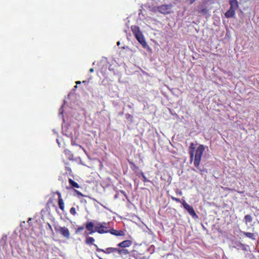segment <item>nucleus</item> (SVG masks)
<instances>
[{"label":"nucleus","instance_id":"nucleus-7","mask_svg":"<svg viewBox=\"0 0 259 259\" xmlns=\"http://www.w3.org/2000/svg\"><path fill=\"white\" fill-rule=\"evenodd\" d=\"M182 204L184 208L193 218H197V215L192 206L186 203L185 201L183 202Z\"/></svg>","mask_w":259,"mask_h":259},{"label":"nucleus","instance_id":"nucleus-24","mask_svg":"<svg viewBox=\"0 0 259 259\" xmlns=\"http://www.w3.org/2000/svg\"><path fill=\"white\" fill-rule=\"evenodd\" d=\"M171 199L178 203L181 202V200L179 198H176L174 196H171Z\"/></svg>","mask_w":259,"mask_h":259},{"label":"nucleus","instance_id":"nucleus-21","mask_svg":"<svg viewBox=\"0 0 259 259\" xmlns=\"http://www.w3.org/2000/svg\"><path fill=\"white\" fill-rule=\"evenodd\" d=\"M221 188L225 191H235V189H231L229 187H224L222 186Z\"/></svg>","mask_w":259,"mask_h":259},{"label":"nucleus","instance_id":"nucleus-17","mask_svg":"<svg viewBox=\"0 0 259 259\" xmlns=\"http://www.w3.org/2000/svg\"><path fill=\"white\" fill-rule=\"evenodd\" d=\"M58 205L59 208L62 210H64V203L63 199H59L58 200Z\"/></svg>","mask_w":259,"mask_h":259},{"label":"nucleus","instance_id":"nucleus-23","mask_svg":"<svg viewBox=\"0 0 259 259\" xmlns=\"http://www.w3.org/2000/svg\"><path fill=\"white\" fill-rule=\"evenodd\" d=\"M75 192L76 193L78 196L86 197V195L83 194L80 191L75 190Z\"/></svg>","mask_w":259,"mask_h":259},{"label":"nucleus","instance_id":"nucleus-26","mask_svg":"<svg viewBox=\"0 0 259 259\" xmlns=\"http://www.w3.org/2000/svg\"><path fill=\"white\" fill-rule=\"evenodd\" d=\"M56 193L58 195V200H59V199H62V196H61V194L60 192L59 191H56Z\"/></svg>","mask_w":259,"mask_h":259},{"label":"nucleus","instance_id":"nucleus-19","mask_svg":"<svg viewBox=\"0 0 259 259\" xmlns=\"http://www.w3.org/2000/svg\"><path fill=\"white\" fill-rule=\"evenodd\" d=\"M199 13L203 15L206 14L208 12V10L206 8H203L201 10H198Z\"/></svg>","mask_w":259,"mask_h":259},{"label":"nucleus","instance_id":"nucleus-34","mask_svg":"<svg viewBox=\"0 0 259 259\" xmlns=\"http://www.w3.org/2000/svg\"><path fill=\"white\" fill-rule=\"evenodd\" d=\"M238 192L239 193H243V192Z\"/></svg>","mask_w":259,"mask_h":259},{"label":"nucleus","instance_id":"nucleus-35","mask_svg":"<svg viewBox=\"0 0 259 259\" xmlns=\"http://www.w3.org/2000/svg\"><path fill=\"white\" fill-rule=\"evenodd\" d=\"M128 107H129L130 108H132L131 106H130V105H129V106H128Z\"/></svg>","mask_w":259,"mask_h":259},{"label":"nucleus","instance_id":"nucleus-2","mask_svg":"<svg viewBox=\"0 0 259 259\" xmlns=\"http://www.w3.org/2000/svg\"><path fill=\"white\" fill-rule=\"evenodd\" d=\"M109 223L106 222L98 223L94 227V224L92 222L86 223L85 228L89 231V234H93L95 232L102 234L108 233Z\"/></svg>","mask_w":259,"mask_h":259},{"label":"nucleus","instance_id":"nucleus-9","mask_svg":"<svg viewBox=\"0 0 259 259\" xmlns=\"http://www.w3.org/2000/svg\"><path fill=\"white\" fill-rule=\"evenodd\" d=\"M117 253L120 257H123L128 255L130 252L126 248H117Z\"/></svg>","mask_w":259,"mask_h":259},{"label":"nucleus","instance_id":"nucleus-33","mask_svg":"<svg viewBox=\"0 0 259 259\" xmlns=\"http://www.w3.org/2000/svg\"><path fill=\"white\" fill-rule=\"evenodd\" d=\"M49 228H50L51 229H52V227H51V226L50 224H49Z\"/></svg>","mask_w":259,"mask_h":259},{"label":"nucleus","instance_id":"nucleus-16","mask_svg":"<svg viewBox=\"0 0 259 259\" xmlns=\"http://www.w3.org/2000/svg\"><path fill=\"white\" fill-rule=\"evenodd\" d=\"M243 235H244L246 237L250 238L252 240L255 239L254 235L250 232H241Z\"/></svg>","mask_w":259,"mask_h":259},{"label":"nucleus","instance_id":"nucleus-1","mask_svg":"<svg viewBox=\"0 0 259 259\" xmlns=\"http://www.w3.org/2000/svg\"><path fill=\"white\" fill-rule=\"evenodd\" d=\"M190 150L189 151V154L190 162H192L193 161L194 166L198 169L200 172H203V170L199 168V165L202 155L205 150L204 146L203 145H199L194 152V145L193 143H191L190 144Z\"/></svg>","mask_w":259,"mask_h":259},{"label":"nucleus","instance_id":"nucleus-13","mask_svg":"<svg viewBox=\"0 0 259 259\" xmlns=\"http://www.w3.org/2000/svg\"><path fill=\"white\" fill-rule=\"evenodd\" d=\"M68 182L72 188H79L80 187L79 184L76 182H74L72 179L69 178L68 179Z\"/></svg>","mask_w":259,"mask_h":259},{"label":"nucleus","instance_id":"nucleus-5","mask_svg":"<svg viewBox=\"0 0 259 259\" xmlns=\"http://www.w3.org/2000/svg\"><path fill=\"white\" fill-rule=\"evenodd\" d=\"M94 246L96 247V251L97 252H102L103 253H104L105 254H114L115 253H117V247H107L105 249H102V248H100L96 244H94Z\"/></svg>","mask_w":259,"mask_h":259},{"label":"nucleus","instance_id":"nucleus-20","mask_svg":"<svg viewBox=\"0 0 259 259\" xmlns=\"http://www.w3.org/2000/svg\"><path fill=\"white\" fill-rule=\"evenodd\" d=\"M70 213L72 215H75L76 214L75 208L72 207L70 209Z\"/></svg>","mask_w":259,"mask_h":259},{"label":"nucleus","instance_id":"nucleus-31","mask_svg":"<svg viewBox=\"0 0 259 259\" xmlns=\"http://www.w3.org/2000/svg\"><path fill=\"white\" fill-rule=\"evenodd\" d=\"M76 84H80L81 82L80 81H77L76 82Z\"/></svg>","mask_w":259,"mask_h":259},{"label":"nucleus","instance_id":"nucleus-3","mask_svg":"<svg viewBox=\"0 0 259 259\" xmlns=\"http://www.w3.org/2000/svg\"><path fill=\"white\" fill-rule=\"evenodd\" d=\"M131 30L137 40L144 48H145L147 45V42L139 27L136 25H132Z\"/></svg>","mask_w":259,"mask_h":259},{"label":"nucleus","instance_id":"nucleus-8","mask_svg":"<svg viewBox=\"0 0 259 259\" xmlns=\"http://www.w3.org/2000/svg\"><path fill=\"white\" fill-rule=\"evenodd\" d=\"M132 245V241L130 240H126L123 241L117 244L118 248H126Z\"/></svg>","mask_w":259,"mask_h":259},{"label":"nucleus","instance_id":"nucleus-14","mask_svg":"<svg viewBox=\"0 0 259 259\" xmlns=\"http://www.w3.org/2000/svg\"><path fill=\"white\" fill-rule=\"evenodd\" d=\"M95 240V239L92 237L88 236L86 237L85 240V244L89 245H93L94 246V242Z\"/></svg>","mask_w":259,"mask_h":259},{"label":"nucleus","instance_id":"nucleus-4","mask_svg":"<svg viewBox=\"0 0 259 259\" xmlns=\"http://www.w3.org/2000/svg\"><path fill=\"white\" fill-rule=\"evenodd\" d=\"M54 229L57 233H59L63 237L66 239H69L70 237V233L69 229L66 227H61L58 225L55 226Z\"/></svg>","mask_w":259,"mask_h":259},{"label":"nucleus","instance_id":"nucleus-10","mask_svg":"<svg viewBox=\"0 0 259 259\" xmlns=\"http://www.w3.org/2000/svg\"><path fill=\"white\" fill-rule=\"evenodd\" d=\"M108 233L116 236H123L125 235V232L123 230H116L114 229H109Z\"/></svg>","mask_w":259,"mask_h":259},{"label":"nucleus","instance_id":"nucleus-32","mask_svg":"<svg viewBox=\"0 0 259 259\" xmlns=\"http://www.w3.org/2000/svg\"><path fill=\"white\" fill-rule=\"evenodd\" d=\"M130 163L132 165H135L133 162H130Z\"/></svg>","mask_w":259,"mask_h":259},{"label":"nucleus","instance_id":"nucleus-25","mask_svg":"<svg viewBox=\"0 0 259 259\" xmlns=\"http://www.w3.org/2000/svg\"><path fill=\"white\" fill-rule=\"evenodd\" d=\"M66 169L67 170V172H68V174L70 176H72L73 175V173H72V170H71V169L70 168L66 167Z\"/></svg>","mask_w":259,"mask_h":259},{"label":"nucleus","instance_id":"nucleus-15","mask_svg":"<svg viewBox=\"0 0 259 259\" xmlns=\"http://www.w3.org/2000/svg\"><path fill=\"white\" fill-rule=\"evenodd\" d=\"M253 218L250 214L245 215L244 217V221L246 225L248 223L251 222Z\"/></svg>","mask_w":259,"mask_h":259},{"label":"nucleus","instance_id":"nucleus-11","mask_svg":"<svg viewBox=\"0 0 259 259\" xmlns=\"http://www.w3.org/2000/svg\"><path fill=\"white\" fill-rule=\"evenodd\" d=\"M236 10L230 8L225 13V16L227 18L234 17L235 15Z\"/></svg>","mask_w":259,"mask_h":259},{"label":"nucleus","instance_id":"nucleus-6","mask_svg":"<svg viewBox=\"0 0 259 259\" xmlns=\"http://www.w3.org/2000/svg\"><path fill=\"white\" fill-rule=\"evenodd\" d=\"M171 6L170 5H163L157 7V10L160 13L166 15L171 12Z\"/></svg>","mask_w":259,"mask_h":259},{"label":"nucleus","instance_id":"nucleus-30","mask_svg":"<svg viewBox=\"0 0 259 259\" xmlns=\"http://www.w3.org/2000/svg\"><path fill=\"white\" fill-rule=\"evenodd\" d=\"M120 192H121L122 194H124V195H125V192L124 191L121 190V191H120Z\"/></svg>","mask_w":259,"mask_h":259},{"label":"nucleus","instance_id":"nucleus-28","mask_svg":"<svg viewBox=\"0 0 259 259\" xmlns=\"http://www.w3.org/2000/svg\"><path fill=\"white\" fill-rule=\"evenodd\" d=\"M189 2H190V4H192V3H193V2L195 1V0H188Z\"/></svg>","mask_w":259,"mask_h":259},{"label":"nucleus","instance_id":"nucleus-22","mask_svg":"<svg viewBox=\"0 0 259 259\" xmlns=\"http://www.w3.org/2000/svg\"><path fill=\"white\" fill-rule=\"evenodd\" d=\"M84 228L83 226H80V227H78L75 231V233L78 234L79 232L82 231L84 229Z\"/></svg>","mask_w":259,"mask_h":259},{"label":"nucleus","instance_id":"nucleus-12","mask_svg":"<svg viewBox=\"0 0 259 259\" xmlns=\"http://www.w3.org/2000/svg\"><path fill=\"white\" fill-rule=\"evenodd\" d=\"M231 8L237 10L239 7L238 2L237 0H229Z\"/></svg>","mask_w":259,"mask_h":259},{"label":"nucleus","instance_id":"nucleus-18","mask_svg":"<svg viewBox=\"0 0 259 259\" xmlns=\"http://www.w3.org/2000/svg\"><path fill=\"white\" fill-rule=\"evenodd\" d=\"M125 118L127 120L131 122L133 121V116L129 113H127L125 114Z\"/></svg>","mask_w":259,"mask_h":259},{"label":"nucleus","instance_id":"nucleus-27","mask_svg":"<svg viewBox=\"0 0 259 259\" xmlns=\"http://www.w3.org/2000/svg\"><path fill=\"white\" fill-rule=\"evenodd\" d=\"M142 177H143V182H147L148 180H147V178L146 177V176L144 175V174L143 173H142Z\"/></svg>","mask_w":259,"mask_h":259},{"label":"nucleus","instance_id":"nucleus-29","mask_svg":"<svg viewBox=\"0 0 259 259\" xmlns=\"http://www.w3.org/2000/svg\"><path fill=\"white\" fill-rule=\"evenodd\" d=\"M94 69H93V68H91V69H90V70H89L90 72H91V73L93 72H94Z\"/></svg>","mask_w":259,"mask_h":259}]
</instances>
